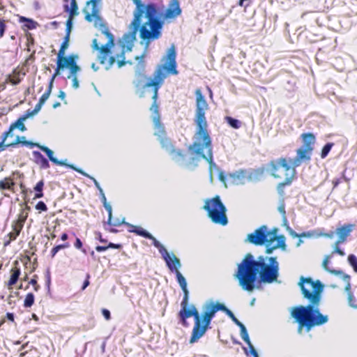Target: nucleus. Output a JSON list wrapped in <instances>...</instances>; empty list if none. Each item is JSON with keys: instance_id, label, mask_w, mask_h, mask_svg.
Segmentation results:
<instances>
[{"instance_id": "nucleus-39", "label": "nucleus", "mask_w": 357, "mask_h": 357, "mask_svg": "<svg viewBox=\"0 0 357 357\" xmlns=\"http://www.w3.org/2000/svg\"><path fill=\"white\" fill-rule=\"evenodd\" d=\"M35 297L33 293H28L24 301V307H31L34 303Z\"/></svg>"}, {"instance_id": "nucleus-36", "label": "nucleus", "mask_w": 357, "mask_h": 357, "mask_svg": "<svg viewBox=\"0 0 357 357\" xmlns=\"http://www.w3.org/2000/svg\"><path fill=\"white\" fill-rule=\"evenodd\" d=\"M121 248H122L121 244H116L114 243H109L107 245H97L96 247V250L98 252H100L105 251L109 248L121 249Z\"/></svg>"}, {"instance_id": "nucleus-34", "label": "nucleus", "mask_w": 357, "mask_h": 357, "mask_svg": "<svg viewBox=\"0 0 357 357\" xmlns=\"http://www.w3.org/2000/svg\"><path fill=\"white\" fill-rule=\"evenodd\" d=\"M293 180L294 178H285L282 182L278 184L277 190L280 196H284L285 186L289 185L292 183Z\"/></svg>"}, {"instance_id": "nucleus-63", "label": "nucleus", "mask_w": 357, "mask_h": 357, "mask_svg": "<svg viewBox=\"0 0 357 357\" xmlns=\"http://www.w3.org/2000/svg\"><path fill=\"white\" fill-rule=\"evenodd\" d=\"M36 114V113H33V110H31V109H28L26 113L22 116V117L26 120L28 118H29L30 116H32L33 115Z\"/></svg>"}, {"instance_id": "nucleus-17", "label": "nucleus", "mask_w": 357, "mask_h": 357, "mask_svg": "<svg viewBox=\"0 0 357 357\" xmlns=\"http://www.w3.org/2000/svg\"><path fill=\"white\" fill-rule=\"evenodd\" d=\"M182 10L180 7L178 0H170L163 17L165 20H174L181 14Z\"/></svg>"}, {"instance_id": "nucleus-29", "label": "nucleus", "mask_w": 357, "mask_h": 357, "mask_svg": "<svg viewBox=\"0 0 357 357\" xmlns=\"http://www.w3.org/2000/svg\"><path fill=\"white\" fill-rule=\"evenodd\" d=\"M66 167H68L73 169H74L75 171H76L77 172L81 174L82 175L86 176V177H88L90 179H91L93 183H94V185H96V187L98 189L100 193H102V189L101 188V187L100 186V184L99 183L96 181V179L91 176H89L88 174H86V172H84L82 169H79V168H77L75 167H74V165H66Z\"/></svg>"}, {"instance_id": "nucleus-43", "label": "nucleus", "mask_w": 357, "mask_h": 357, "mask_svg": "<svg viewBox=\"0 0 357 357\" xmlns=\"http://www.w3.org/2000/svg\"><path fill=\"white\" fill-rule=\"evenodd\" d=\"M225 120L227 123L233 128L238 129L241 127V123L237 119H235L231 116H226Z\"/></svg>"}, {"instance_id": "nucleus-21", "label": "nucleus", "mask_w": 357, "mask_h": 357, "mask_svg": "<svg viewBox=\"0 0 357 357\" xmlns=\"http://www.w3.org/2000/svg\"><path fill=\"white\" fill-rule=\"evenodd\" d=\"M25 75L26 71L24 70L23 68L17 66L13 70L12 73L8 75L7 80L13 85H17L21 82Z\"/></svg>"}, {"instance_id": "nucleus-62", "label": "nucleus", "mask_w": 357, "mask_h": 357, "mask_svg": "<svg viewBox=\"0 0 357 357\" xmlns=\"http://www.w3.org/2000/svg\"><path fill=\"white\" fill-rule=\"evenodd\" d=\"M221 311L226 313L228 317H230L234 314L230 310H229L224 304L221 303Z\"/></svg>"}, {"instance_id": "nucleus-23", "label": "nucleus", "mask_w": 357, "mask_h": 357, "mask_svg": "<svg viewBox=\"0 0 357 357\" xmlns=\"http://www.w3.org/2000/svg\"><path fill=\"white\" fill-rule=\"evenodd\" d=\"M153 242V245L158 249L162 259L167 262L172 258V254L170 255L167 249L152 235V238H147Z\"/></svg>"}, {"instance_id": "nucleus-26", "label": "nucleus", "mask_w": 357, "mask_h": 357, "mask_svg": "<svg viewBox=\"0 0 357 357\" xmlns=\"http://www.w3.org/2000/svg\"><path fill=\"white\" fill-rule=\"evenodd\" d=\"M150 110L153 113V122L154 124V128L163 126L160 122L159 105L158 102H153L150 107Z\"/></svg>"}, {"instance_id": "nucleus-60", "label": "nucleus", "mask_w": 357, "mask_h": 357, "mask_svg": "<svg viewBox=\"0 0 357 357\" xmlns=\"http://www.w3.org/2000/svg\"><path fill=\"white\" fill-rule=\"evenodd\" d=\"M291 235L294 237H310V234L309 233L303 232L300 234H296L294 231H291L290 232Z\"/></svg>"}, {"instance_id": "nucleus-40", "label": "nucleus", "mask_w": 357, "mask_h": 357, "mask_svg": "<svg viewBox=\"0 0 357 357\" xmlns=\"http://www.w3.org/2000/svg\"><path fill=\"white\" fill-rule=\"evenodd\" d=\"M333 146L334 143L328 142L323 146L320 154V156L322 159L327 157Z\"/></svg>"}, {"instance_id": "nucleus-6", "label": "nucleus", "mask_w": 357, "mask_h": 357, "mask_svg": "<svg viewBox=\"0 0 357 357\" xmlns=\"http://www.w3.org/2000/svg\"><path fill=\"white\" fill-rule=\"evenodd\" d=\"M195 310L196 313L192 315L194 318L195 323L189 340L190 344L197 342L204 335L206 331L210 327L211 320L215 313L221 310V303L218 302L215 303L213 301L206 303L203 305V312L202 314H200L197 307Z\"/></svg>"}, {"instance_id": "nucleus-11", "label": "nucleus", "mask_w": 357, "mask_h": 357, "mask_svg": "<svg viewBox=\"0 0 357 357\" xmlns=\"http://www.w3.org/2000/svg\"><path fill=\"white\" fill-rule=\"evenodd\" d=\"M65 54H57L56 68L52 75V78L54 79L65 68H69L70 74H77L80 70V67L76 63L77 55L70 54L66 56Z\"/></svg>"}, {"instance_id": "nucleus-38", "label": "nucleus", "mask_w": 357, "mask_h": 357, "mask_svg": "<svg viewBox=\"0 0 357 357\" xmlns=\"http://www.w3.org/2000/svg\"><path fill=\"white\" fill-rule=\"evenodd\" d=\"M69 247L70 244L68 242L54 246L50 251L51 257L54 258L59 250L68 248Z\"/></svg>"}, {"instance_id": "nucleus-50", "label": "nucleus", "mask_w": 357, "mask_h": 357, "mask_svg": "<svg viewBox=\"0 0 357 357\" xmlns=\"http://www.w3.org/2000/svg\"><path fill=\"white\" fill-rule=\"evenodd\" d=\"M340 275L342 276V278L347 282V286L345 287V290L348 292V294H349V292H351V284L349 283L350 276L349 275L344 274V273L342 275Z\"/></svg>"}, {"instance_id": "nucleus-8", "label": "nucleus", "mask_w": 357, "mask_h": 357, "mask_svg": "<svg viewBox=\"0 0 357 357\" xmlns=\"http://www.w3.org/2000/svg\"><path fill=\"white\" fill-rule=\"evenodd\" d=\"M267 171L275 178H294L296 174L291 161L284 157L271 160L267 165Z\"/></svg>"}, {"instance_id": "nucleus-13", "label": "nucleus", "mask_w": 357, "mask_h": 357, "mask_svg": "<svg viewBox=\"0 0 357 357\" xmlns=\"http://www.w3.org/2000/svg\"><path fill=\"white\" fill-rule=\"evenodd\" d=\"M264 171L261 169H252L250 172L245 169H240L230 175L233 182L236 184H244L246 181H256L260 180Z\"/></svg>"}, {"instance_id": "nucleus-32", "label": "nucleus", "mask_w": 357, "mask_h": 357, "mask_svg": "<svg viewBox=\"0 0 357 357\" xmlns=\"http://www.w3.org/2000/svg\"><path fill=\"white\" fill-rule=\"evenodd\" d=\"M54 82V79L51 77L46 91L40 96V98L38 100L41 103L45 104L46 100L49 98V97L52 93Z\"/></svg>"}, {"instance_id": "nucleus-45", "label": "nucleus", "mask_w": 357, "mask_h": 357, "mask_svg": "<svg viewBox=\"0 0 357 357\" xmlns=\"http://www.w3.org/2000/svg\"><path fill=\"white\" fill-rule=\"evenodd\" d=\"M247 344L248 345L249 350H248L245 347H243V350H244L245 354L247 356H248L249 354H252L253 356V357H259L257 351L255 349V347L252 345V344L251 343V342H250V344Z\"/></svg>"}, {"instance_id": "nucleus-10", "label": "nucleus", "mask_w": 357, "mask_h": 357, "mask_svg": "<svg viewBox=\"0 0 357 357\" xmlns=\"http://www.w3.org/2000/svg\"><path fill=\"white\" fill-rule=\"evenodd\" d=\"M154 135L158 137L161 147L172 155L176 162L183 161L185 159V153L181 149H176L172 140L167 137L164 126L155 128Z\"/></svg>"}, {"instance_id": "nucleus-25", "label": "nucleus", "mask_w": 357, "mask_h": 357, "mask_svg": "<svg viewBox=\"0 0 357 357\" xmlns=\"http://www.w3.org/2000/svg\"><path fill=\"white\" fill-rule=\"evenodd\" d=\"M12 231L8 234L9 239L3 243L4 246H8L11 241H15L17 237L20 235V232L23 229V226L18 225L14 222L12 223Z\"/></svg>"}, {"instance_id": "nucleus-44", "label": "nucleus", "mask_w": 357, "mask_h": 357, "mask_svg": "<svg viewBox=\"0 0 357 357\" xmlns=\"http://www.w3.org/2000/svg\"><path fill=\"white\" fill-rule=\"evenodd\" d=\"M38 276L35 274L32 276L31 279L29 282V284H31L33 287V290L35 291H38L40 289V286L38 283Z\"/></svg>"}, {"instance_id": "nucleus-47", "label": "nucleus", "mask_w": 357, "mask_h": 357, "mask_svg": "<svg viewBox=\"0 0 357 357\" xmlns=\"http://www.w3.org/2000/svg\"><path fill=\"white\" fill-rule=\"evenodd\" d=\"M74 17H68L66 23V35L70 36V33L73 29Z\"/></svg>"}, {"instance_id": "nucleus-59", "label": "nucleus", "mask_w": 357, "mask_h": 357, "mask_svg": "<svg viewBox=\"0 0 357 357\" xmlns=\"http://www.w3.org/2000/svg\"><path fill=\"white\" fill-rule=\"evenodd\" d=\"M45 284L47 287L50 289L51 284V273L49 270H47L45 273Z\"/></svg>"}, {"instance_id": "nucleus-58", "label": "nucleus", "mask_w": 357, "mask_h": 357, "mask_svg": "<svg viewBox=\"0 0 357 357\" xmlns=\"http://www.w3.org/2000/svg\"><path fill=\"white\" fill-rule=\"evenodd\" d=\"M238 5L241 7H244L245 8H247L251 5V1L250 0H239Z\"/></svg>"}, {"instance_id": "nucleus-33", "label": "nucleus", "mask_w": 357, "mask_h": 357, "mask_svg": "<svg viewBox=\"0 0 357 357\" xmlns=\"http://www.w3.org/2000/svg\"><path fill=\"white\" fill-rule=\"evenodd\" d=\"M25 119H24L22 116H20L15 122L13 123L10 126V131H13L15 128H18L20 130L24 132L26 130L24 121Z\"/></svg>"}, {"instance_id": "nucleus-64", "label": "nucleus", "mask_w": 357, "mask_h": 357, "mask_svg": "<svg viewBox=\"0 0 357 357\" xmlns=\"http://www.w3.org/2000/svg\"><path fill=\"white\" fill-rule=\"evenodd\" d=\"M102 313L106 320H109L111 319L110 312L108 310L102 309Z\"/></svg>"}, {"instance_id": "nucleus-52", "label": "nucleus", "mask_w": 357, "mask_h": 357, "mask_svg": "<svg viewBox=\"0 0 357 357\" xmlns=\"http://www.w3.org/2000/svg\"><path fill=\"white\" fill-rule=\"evenodd\" d=\"M348 302L350 306L357 309V304L356 303V299L351 292L348 294Z\"/></svg>"}, {"instance_id": "nucleus-5", "label": "nucleus", "mask_w": 357, "mask_h": 357, "mask_svg": "<svg viewBox=\"0 0 357 357\" xmlns=\"http://www.w3.org/2000/svg\"><path fill=\"white\" fill-rule=\"evenodd\" d=\"M176 48L172 45L167 51L166 55L162 61L164 63L158 66L153 74L152 77L147 78L144 73L139 72L136 73L137 79L133 81L135 87L137 89L153 88V94L152 96L153 102H157L158 91L162 86L165 79L169 75H176L178 71L176 69Z\"/></svg>"}, {"instance_id": "nucleus-24", "label": "nucleus", "mask_w": 357, "mask_h": 357, "mask_svg": "<svg viewBox=\"0 0 357 357\" xmlns=\"http://www.w3.org/2000/svg\"><path fill=\"white\" fill-rule=\"evenodd\" d=\"M32 154L33 156L34 162L38 165L40 169H47L50 168V163L48 160L40 152L38 151H33Z\"/></svg>"}, {"instance_id": "nucleus-48", "label": "nucleus", "mask_w": 357, "mask_h": 357, "mask_svg": "<svg viewBox=\"0 0 357 357\" xmlns=\"http://www.w3.org/2000/svg\"><path fill=\"white\" fill-rule=\"evenodd\" d=\"M348 261L349 264L353 267L354 271L357 273V258L354 255H349L348 256Z\"/></svg>"}, {"instance_id": "nucleus-1", "label": "nucleus", "mask_w": 357, "mask_h": 357, "mask_svg": "<svg viewBox=\"0 0 357 357\" xmlns=\"http://www.w3.org/2000/svg\"><path fill=\"white\" fill-rule=\"evenodd\" d=\"M99 1H88L83 12L85 20L93 23L95 27L100 29L102 34L107 38V42L101 46L99 45L96 38H94L92 42L93 49L99 52L98 57L100 63L106 65L107 68H110L115 63L116 59H117L119 68L126 64L125 43L127 45L128 50H131L132 43L136 40L138 31L139 38L145 42L146 47L151 42L158 40L162 36L164 21L157 17L158 6L154 3L144 4L142 0H132L136 7L133 12V20L129 26L130 31L123 36L124 43L122 45L121 52L115 56H109L111 48L114 45V39L100 15V8L97 6Z\"/></svg>"}, {"instance_id": "nucleus-51", "label": "nucleus", "mask_w": 357, "mask_h": 357, "mask_svg": "<svg viewBox=\"0 0 357 357\" xmlns=\"http://www.w3.org/2000/svg\"><path fill=\"white\" fill-rule=\"evenodd\" d=\"M6 27V21L3 19L0 18V38L4 36Z\"/></svg>"}, {"instance_id": "nucleus-31", "label": "nucleus", "mask_w": 357, "mask_h": 357, "mask_svg": "<svg viewBox=\"0 0 357 357\" xmlns=\"http://www.w3.org/2000/svg\"><path fill=\"white\" fill-rule=\"evenodd\" d=\"M14 185L15 183L12 178L6 177L0 181V190H11Z\"/></svg>"}, {"instance_id": "nucleus-54", "label": "nucleus", "mask_w": 357, "mask_h": 357, "mask_svg": "<svg viewBox=\"0 0 357 357\" xmlns=\"http://www.w3.org/2000/svg\"><path fill=\"white\" fill-rule=\"evenodd\" d=\"M35 207H36V209H37L40 211H47V207L46 204L42 201L38 202L36 204Z\"/></svg>"}, {"instance_id": "nucleus-20", "label": "nucleus", "mask_w": 357, "mask_h": 357, "mask_svg": "<svg viewBox=\"0 0 357 357\" xmlns=\"http://www.w3.org/2000/svg\"><path fill=\"white\" fill-rule=\"evenodd\" d=\"M10 278L7 282V286L9 288L12 287L17 283L21 275V268L17 261H15L13 262V266L10 271Z\"/></svg>"}, {"instance_id": "nucleus-19", "label": "nucleus", "mask_w": 357, "mask_h": 357, "mask_svg": "<svg viewBox=\"0 0 357 357\" xmlns=\"http://www.w3.org/2000/svg\"><path fill=\"white\" fill-rule=\"evenodd\" d=\"M303 145L301 146L313 151L316 143V136L312 132H304L300 136Z\"/></svg>"}, {"instance_id": "nucleus-15", "label": "nucleus", "mask_w": 357, "mask_h": 357, "mask_svg": "<svg viewBox=\"0 0 357 357\" xmlns=\"http://www.w3.org/2000/svg\"><path fill=\"white\" fill-rule=\"evenodd\" d=\"M22 144L29 146L30 148H33V147L39 148L42 151H43L44 153H46L49 160L56 165H59V166L67 165V164L64 161L59 160L57 158H54V152L50 149H49L47 146H43L38 143H35V142H33L31 141H26V140H24V142H22Z\"/></svg>"}, {"instance_id": "nucleus-9", "label": "nucleus", "mask_w": 357, "mask_h": 357, "mask_svg": "<svg viewBox=\"0 0 357 357\" xmlns=\"http://www.w3.org/2000/svg\"><path fill=\"white\" fill-rule=\"evenodd\" d=\"M203 208L207 211L208 216L213 222L223 226L227 224V209L218 195L206 199Z\"/></svg>"}, {"instance_id": "nucleus-35", "label": "nucleus", "mask_w": 357, "mask_h": 357, "mask_svg": "<svg viewBox=\"0 0 357 357\" xmlns=\"http://www.w3.org/2000/svg\"><path fill=\"white\" fill-rule=\"evenodd\" d=\"M44 185L45 183L43 180H41L36 183L34 187V190L36 191L34 199L42 198L44 196L43 192Z\"/></svg>"}, {"instance_id": "nucleus-42", "label": "nucleus", "mask_w": 357, "mask_h": 357, "mask_svg": "<svg viewBox=\"0 0 357 357\" xmlns=\"http://www.w3.org/2000/svg\"><path fill=\"white\" fill-rule=\"evenodd\" d=\"M133 231L135 234L144 238H152V234H151L149 232L144 229L140 226H137L136 229Z\"/></svg>"}, {"instance_id": "nucleus-41", "label": "nucleus", "mask_w": 357, "mask_h": 357, "mask_svg": "<svg viewBox=\"0 0 357 357\" xmlns=\"http://www.w3.org/2000/svg\"><path fill=\"white\" fill-rule=\"evenodd\" d=\"M70 36L65 35L61 45V47H60L57 54H66V50L68 47V45H69Z\"/></svg>"}, {"instance_id": "nucleus-53", "label": "nucleus", "mask_w": 357, "mask_h": 357, "mask_svg": "<svg viewBox=\"0 0 357 357\" xmlns=\"http://www.w3.org/2000/svg\"><path fill=\"white\" fill-rule=\"evenodd\" d=\"M74 246L76 249L80 250L82 252L86 254V250L84 249L82 241L79 238H76Z\"/></svg>"}, {"instance_id": "nucleus-2", "label": "nucleus", "mask_w": 357, "mask_h": 357, "mask_svg": "<svg viewBox=\"0 0 357 357\" xmlns=\"http://www.w3.org/2000/svg\"><path fill=\"white\" fill-rule=\"evenodd\" d=\"M298 286L303 297L309 301L308 305L295 306L291 310V317L298 324V332L301 333L303 328L309 332L312 328L327 323L328 317L319 309L324 287L321 282L301 276Z\"/></svg>"}, {"instance_id": "nucleus-18", "label": "nucleus", "mask_w": 357, "mask_h": 357, "mask_svg": "<svg viewBox=\"0 0 357 357\" xmlns=\"http://www.w3.org/2000/svg\"><path fill=\"white\" fill-rule=\"evenodd\" d=\"M354 227V225L347 224L337 228L336 234L338 236V239L336 241L337 245H340L346 241L347 238L349 236Z\"/></svg>"}, {"instance_id": "nucleus-3", "label": "nucleus", "mask_w": 357, "mask_h": 357, "mask_svg": "<svg viewBox=\"0 0 357 357\" xmlns=\"http://www.w3.org/2000/svg\"><path fill=\"white\" fill-rule=\"evenodd\" d=\"M268 264L266 263V258L263 256L255 260L253 255L248 253L238 268L234 277L238 280L239 285L243 289L252 291L255 289V282L259 278L262 283L271 284L276 281L279 276V264L277 257L268 258Z\"/></svg>"}, {"instance_id": "nucleus-27", "label": "nucleus", "mask_w": 357, "mask_h": 357, "mask_svg": "<svg viewBox=\"0 0 357 357\" xmlns=\"http://www.w3.org/2000/svg\"><path fill=\"white\" fill-rule=\"evenodd\" d=\"M105 209L108 212V220H107V224L110 226L113 227H119L121 225H124L125 223V218H123L122 220H120L119 219L113 220L112 219V209L111 206H105Z\"/></svg>"}, {"instance_id": "nucleus-12", "label": "nucleus", "mask_w": 357, "mask_h": 357, "mask_svg": "<svg viewBox=\"0 0 357 357\" xmlns=\"http://www.w3.org/2000/svg\"><path fill=\"white\" fill-rule=\"evenodd\" d=\"M183 291V297L181 303V310L178 312V318L179 319V324L183 327H188L189 323L187 319L192 317L193 314L196 313L195 309V305H189V291L187 287L181 288Z\"/></svg>"}, {"instance_id": "nucleus-7", "label": "nucleus", "mask_w": 357, "mask_h": 357, "mask_svg": "<svg viewBox=\"0 0 357 357\" xmlns=\"http://www.w3.org/2000/svg\"><path fill=\"white\" fill-rule=\"evenodd\" d=\"M278 229L269 230L266 225H261L254 232L249 234L247 240L255 245L266 244V253L271 254L277 248L285 249V238L283 235L277 236Z\"/></svg>"}, {"instance_id": "nucleus-55", "label": "nucleus", "mask_w": 357, "mask_h": 357, "mask_svg": "<svg viewBox=\"0 0 357 357\" xmlns=\"http://www.w3.org/2000/svg\"><path fill=\"white\" fill-rule=\"evenodd\" d=\"M35 54H36V51L33 50L32 52L31 53V54L26 59L23 65L28 66L29 64V61H31V62L34 61H35Z\"/></svg>"}, {"instance_id": "nucleus-28", "label": "nucleus", "mask_w": 357, "mask_h": 357, "mask_svg": "<svg viewBox=\"0 0 357 357\" xmlns=\"http://www.w3.org/2000/svg\"><path fill=\"white\" fill-rule=\"evenodd\" d=\"M64 10L68 13V17H75L79 14L78 6L76 0H70V7L64 6Z\"/></svg>"}, {"instance_id": "nucleus-30", "label": "nucleus", "mask_w": 357, "mask_h": 357, "mask_svg": "<svg viewBox=\"0 0 357 357\" xmlns=\"http://www.w3.org/2000/svg\"><path fill=\"white\" fill-rule=\"evenodd\" d=\"M19 22L20 23L26 22L24 24V26L29 30L35 29L38 26V24L37 22L34 21L32 19L27 18L24 16H20L19 17Z\"/></svg>"}, {"instance_id": "nucleus-4", "label": "nucleus", "mask_w": 357, "mask_h": 357, "mask_svg": "<svg viewBox=\"0 0 357 357\" xmlns=\"http://www.w3.org/2000/svg\"><path fill=\"white\" fill-rule=\"evenodd\" d=\"M195 112L194 122L197 130L194 135L195 141L190 145L188 150L192 154L204 159L210 165V176L213 179L212 166L213 162L212 140L208 131V123L206 117V112L209 109V105L202 94L201 89L195 90Z\"/></svg>"}, {"instance_id": "nucleus-37", "label": "nucleus", "mask_w": 357, "mask_h": 357, "mask_svg": "<svg viewBox=\"0 0 357 357\" xmlns=\"http://www.w3.org/2000/svg\"><path fill=\"white\" fill-rule=\"evenodd\" d=\"M330 256H326L322 262L323 268L328 272L335 274L336 275H342L343 272L340 270H331L328 268V265L329 263Z\"/></svg>"}, {"instance_id": "nucleus-22", "label": "nucleus", "mask_w": 357, "mask_h": 357, "mask_svg": "<svg viewBox=\"0 0 357 357\" xmlns=\"http://www.w3.org/2000/svg\"><path fill=\"white\" fill-rule=\"evenodd\" d=\"M31 211V207L27 204L22 205V208L17 215V219L13 221L14 222L24 227L26 220L29 216V213Z\"/></svg>"}, {"instance_id": "nucleus-61", "label": "nucleus", "mask_w": 357, "mask_h": 357, "mask_svg": "<svg viewBox=\"0 0 357 357\" xmlns=\"http://www.w3.org/2000/svg\"><path fill=\"white\" fill-rule=\"evenodd\" d=\"M333 253H337L340 256H344L345 255L344 251L339 248V245L336 244V242L335 243V248Z\"/></svg>"}, {"instance_id": "nucleus-49", "label": "nucleus", "mask_w": 357, "mask_h": 357, "mask_svg": "<svg viewBox=\"0 0 357 357\" xmlns=\"http://www.w3.org/2000/svg\"><path fill=\"white\" fill-rule=\"evenodd\" d=\"M68 79H72V82H73V84H72V86L74 89H77L79 87V82H78V79H77V74H69V75L68 76Z\"/></svg>"}, {"instance_id": "nucleus-14", "label": "nucleus", "mask_w": 357, "mask_h": 357, "mask_svg": "<svg viewBox=\"0 0 357 357\" xmlns=\"http://www.w3.org/2000/svg\"><path fill=\"white\" fill-rule=\"evenodd\" d=\"M166 264L170 271L176 274L177 282L179 284L181 288L187 287L186 280L179 271V268L181 266L179 259L177 258L175 255L172 254V258L166 262Z\"/></svg>"}, {"instance_id": "nucleus-16", "label": "nucleus", "mask_w": 357, "mask_h": 357, "mask_svg": "<svg viewBox=\"0 0 357 357\" xmlns=\"http://www.w3.org/2000/svg\"><path fill=\"white\" fill-rule=\"evenodd\" d=\"M296 152V155L294 158H289L295 169L299 167L303 162L310 161L312 154V151L299 147Z\"/></svg>"}, {"instance_id": "nucleus-46", "label": "nucleus", "mask_w": 357, "mask_h": 357, "mask_svg": "<svg viewBox=\"0 0 357 357\" xmlns=\"http://www.w3.org/2000/svg\"><path fill=\"white\" fill-rule=\"evenodd\" d=\"M240 331L241 338L246 342V344H250V340L245 326H242V327L240 328Z\"/></svg>"}, {"instance_id": "nucleus-57", "label": "nucleus", "mask_w": 357, "mask_h": 357, "mask_svg": "<svg viewBox=\"0 0 357 357\" xmlns=\"http://www.w3.org/2000/svg\"><path fill=\"white\" fill-rule=\"evenodd\" d=\"M24 140H26L25 137H19L17 136L15 141L13 143L8 144L6 145V146H14L18 144H22V142H24Z\"/></svg>"}, {"instance_id": "nucleus-56", "label": "nucleus", "mask_w": 357, "mask_h": 357, "mask_svg": "<svg viewBox=\"0 0 357 357\" xmlns=\"http://www.w3.org/2000/svg\"><path fill=\"white\" fill-rule=\"evenodd\" d=\"M278 211L280 213V214L282 215L284 218H286V211H285V204L284 202H281L278 208Z\"/></svg>"}]
</instances>
